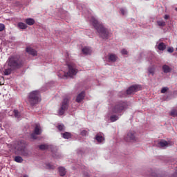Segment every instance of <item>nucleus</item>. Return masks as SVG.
Instances as JSON below:
<instances>
[{"label":"nucleus","mask_w":177,"mask_h":177,"mask_svg":"<svg viewBox=\"0 0 177 177\" xmlns=\"http://www.w3.org/2000/svg\"><path fill=\"white\" fill-rule=\"evenodd\" d=\"M91 23H92L94 28L97 30L99 36L101 37V38H103V39H107L109 38V35H110V32H109V30L107 28H104V26H103V24L97 21L96 18L94 17H92L91 20Z\"/></svg>","instance_id":"obj_1"},{"label":"nucleus","mask_w":177,"mask_h":177,"mask_svg":"<svg viewBox=\"0 0 177 177\" xmlns=\"http://www.w3.org/2000/svg\"><path fill=\"white\" fill-rule=\"evenodd\" d=\"M127 107H128V104H127V102L120 101L111 106V111L112 114H120V113H122Z\"/></svg>","instance_id":"obj_2"},{"label":"nucleus","mask_w":177,"mask_h":177,"mask_svg":"<svg viewBox=\"0 0 177 177\" xmlns=\"http://www.w3.org/2000/svg\"><path fill=\"white\" fill-rule=\"evenodd\" d=\"M28 101L31 106H35L41 102V93L39 91H33L29 93Z\"/></svg>","instance_id":"obj_3"},{"label":"nucleus","mask_w":177,"mask_h":177,"mask_svg":"<svg viewBox=\"0 0 177 177\" xmlns=\"http://www.w3.org/2000/svg\"><path fill=\"white\" fill-rule=\"evenodd\" d=\"M8 66L12 70H16V68H20L21 67V60L20 57L17 55H12L8 59Z\"/></svg>","instance_id":"obj_4"},{"label":"nucleus","mask_w":177,"mask_h":177,"mask_svg":"<svg viewBox=\"0 0 177 177\" xmlns=\"http://www.w3.org/2000/svg\"><path fill=\"white\" fill-rule=\"evenodd\" d=\"M70 99H71V97L68 95H66L64 97V100L62 102V105L58 110V114L59 115H63V114H64V113H66V110H67L68 109V103H70Z\"/></svg>","instance_id":"obj_5"},{"label":"nucleus","mask_w":177,"mask_h":177,"mask_svg":"<svg viewBox=\"0 0 177 177\" xmlns=\"http://www.w3.org/2000/svg\"><path fill=\"white\" fill-rule=\"evenodd\" d=\"M17 150L20 152L21 156H24V157H30V156H31L30 151L26 149V144L24 143V141H21L18 144Z\"/></svg>","instance_id":"obj_6"},{"label":"nucleus","mask_w":177,"mask_h":177,"mask_svg":"<svg viewBox=\"0 0 177 177\" xmlns=\"http://www.w3.org/2000/svg\"><path fill=\"white\" fill-rule=\"evenodd\" d=\"M68 71L66 73V77H73L74 75H77L78 72L77 68L75 67V64H68Z\"/></svg>","instance_id":"obj_7"},{"label":"nucleus","mask_w":177,"mask_h":177,"mask_svg":"<svg viewBox=\"0 0 177 177\" xmlns=\"http://www.w3.org/2000/svg\"><path fill=\"white\" fill-rule=\"evenodd\" d=\"M125 142H136L138 139L136 136H135V131H129L127 136L124 137Z\"/></svg>","instance_id":"obj_8"},{"label":"nucleus","mask_w":177,"mask_h":177,"mask_svg":"<svg viewBox=\"0 0 177 177\" xmlns=\"http://www.w3.org/2000/svg\"><path fill=\"white\" fill-rule=\"evenodd\" d=\"M140 90V86L139 85H133L130 86L127 90V95H132L134 92H138V91Z\"/></svg>","instance_id":"obj_9"},{"label":"nucleus","mask_w":177,"mask_h":177,"mask_svg":"<svg viewBox=\"0 0 177 177\" xmlns=\"http://www.w3.org/2000/svg\"><path fill=\"white\" fill-rule=\"evenodd\" d=\"M41 132L42 131L41 130V126H39V124H36L34 133L31 134L32 139H37V135H41Z\"/></svg>","instance_id":"obj_10"},{"label":"nucleus","mask_w":177,"mask_h":177,"mask_svg":"<svg viewBox=\"0 0 177 177\" xmlns=\"http://www.w3.org/2000/svg\"><path fill=\"white\" fill-rule=\"evenodd\" d=\"M26 52H27L28 55H31L32 56H37V50L31 48V46L26 47Z\"/></svg>","instance_id":"obj_11"},{"label":"nucleus","mask_w":177,"mask_h":177,"mask_svg":"<svg viewBox=\"0 0 177 177\" xmlns=\"http://www.w3.org/2000/svg\"><path fill=\"white\" fill-rule=\"evenodd\" d=\"M84 97H85V91L81 92L76 97V102L77 103H81L82 100H84Z\"/></svg>","instance_id":"obj_12"},{"label":"nucleus","mask_w":177,"mask_h":177,"mask_svg":"<svg viewBox=\"0 0 177 177\" xmlns=\"http://www.w3.org/2000/svg\"><path fill=\"white\" fill-rule=\"evenodd\" d=\"M162 70L163 73H165V74H168L169 73H171V71H172V68L167 64H164L162 66Z\"/></svg>","instance_id":"obj_13"},{"label":"nucleus","mask_w":177,"mask_h":177,"mask_svg":"<svg viewBox=\"0 0 177 177\" xmlns=\"http://www.w3.org/2000/svg\"><path fill=\"white\" fill-rule=\"evenodd\" d=\"M117 59H118V57L115 55V54H109V62H112L114 63L115 62H117Z\"/></svg>","instance_id":"obj_14"},{"label":"nucleus","mask_w":177,"mask_h":177,"mask_svg":"<svg viewBox=\"0 0 177 177\" xmlns=\"http://www.w3.org/2000/svg\"><path fill=\"white\" fill-rule=\"evenodd\" d=\"M25 23H26L28 26H34V24H35V20L32 18H28L25 19Z\"/></svg>","instance_id":"obj_15"},{"label":"nucleus","mask_w":177,"mask_h":177,"mask_svg":"<svg viewBox=\"0 0 177 177\" xmlns=\"http://www.w3.org/2000/svg\"><path fill=\"white\" fill-rule=\"evenodd\" d=\"M158 145L160 146V147H168V146H169V142L162 140L160 142H159Z\"/></svg>","instance_id":"obj_16"},{"label":"nucleus","mask_w":177,"mask_h":177,"mask_svg":"<svg viewBox=\"0 0 177 177\" xmlns=\"http://www.w3.org/2000/svg\"><path fill=\"white\" fill-rule=\"evenodd\" d=\"M82 50L84 55H91L92 53V50L89 47H84Z\"/></svg>","instance_id":"obj_17"},{"label":"nucleus","mask_w":177,"mask_h":177,"mask_svg":"<svg viewBox=\"0 0 177 177\" xmlns=\"http://www.w3.org/2000/svg\"><path fill=\"white\" fill-rule=\"evenodd\" d=\"M149 75H154L156 73V68L154 66H150L148 68Z\"/></svg>","instance_id":"obj_18"},{"label":"nucleus","mask_w":177,"mask_h":177,"mask_svg":"<svg viewBox=\"0 0 177 177\" xmlns=\"http://www.w3.org/2000/svg\"><path fill=\"white\" fill-rule=\"evenodd\" d=\"M158 48L159 50H165V49H167V44L161 42L158 45Z\"/></svg>","instance_id":"obj_19"},{"label":"nucleus","mask_w":177,"mask_h":177,"mask_svg":"<svg viewBox=\"0 0 177 177\" xmlns=\"http://www.w3.org/2000/svg\"><path fill=\"white\" fill-rule=\"evenodd\" d=\"M64 139H70L71 138V133L64 132L61 133Z\"/></svg>","instance_id":"obj_20"},{"label":"nucleus","mask_w":177,"mask_h":177,"mask_svg":"<svg viewBox=\"0 0 177 177\" xmlns=\"http://www.w3.org/2000/svg\"><path fill=\"white\" fill-rule=\"evenodd\" d=\"M66 169L64 167H59V173L60 176H64L66 175Z\"/></svg>","instance_id":"obj_21"},{"label":"nucleus","mask_w":177,"mask_h":177,"mask_svg":"<svg viewBox=\"0 0 177 177\" xmlns=\"http://www.w3.org/2000/svg\"><path fill=\"white\" fill-rule=\"evenodd\" d=\"M95 139L97 142H99L100 143H102V142L104 140V138H103V136H102L100 134H97L95 136Z\"/></svg>","instance_id":"obj_22"},{"label":"nucleus","mask_w":177,"mask_h":177,"mask_svg":"<svg viewBox=\"0 0 177 177\" xmlns=\"http://www.w3.org/2000/svg\"><path fill=\"white\" fill-rule=\"evenodd\" d=\"M18 27L21 30H26V28H27V24H26L23 22H19V23H18Z\"/></svg>","instance_id":"obj_23"},{"label":"nucleus","mask_w":177,"mask_h":177,"mask_svg":"<svg viewBox=\"0 0 177 177\" xmlns=\"http://www.w3.org/2000/svg\"><path fill=\"white\" fill-rule=\"evenodd\" d=\"M157 24L159 27H165L167 26V24L165 21L161 20V21H157Z\"/></svg>","instance_id":"obj_24"},{"label":"nucleus","mask_w":177,"mask_h":177,"mask_svg":"<svg viewBox=\"0 0 177 177\" xmlns=\"http://www.w3.org/2000/svg\"><path fill=\"white\" fill-rule=\"evenodd\" d=\"M39 149L40 150H48V149H49V146H48V145H41L39 146Z\"/></svg>","instance_id":"obj_25"},{"label":"nucleus","mask_w":177,"mask_h":177,"mask_svg":"<svg viewBox=\"0 0 177 177\" xmlns=\"http://www.w3.org/2000/svg\"><path fill=\"white\" fill-rule=\"evenodd\" d=\"M111 122H114L118 120V116L116 115H113L110 117Z\"/></svg>","instance_id":"obj_26"},{"label":"nucleus","mask_w":177,"mask_h":177,"mask_svg":"<svg viewBox=\"0 0 177 177\" xmlns=\"http://www.w3.org/2000/svg\"><path fill=\"white\" fill-rule=\"evenodd\" d=\"M15 161L16 162H23V158L21 156H15Z\"/></svg>","instance_id":"obj_27"},{"label":"nucleus","mask_w":177,"mask_h":177,"mask_svg":"<svg viewBox=\"0 0 177 177\" xmlns=\"http://www.w3.org/2000/svg\"><path fill=\"white\" fill-rule=\"evenodd\" d=\"M170 115H171V117H177V110L176 109L171 110V111L170 112Z\"/></svg>","instance_id":"obj_28"},{"label":"nucleus","mask_w":177,"mask_h":177,"mask_svg":"<svg viewBox=\"0 0 177 177\" xmlns=\"http://www.w3.org/2000/svg\"><path fill=\"white\" fill-rule=\"evenodd\" d=\"M14 115L16 118H20V113L17 110H14L13 111Z\"/></svg>","instance_id":"obj_29"},{"label":"nucleus","mask_w":177,"mask_h":177,"mask_svg":"<svg viewBox=\"0 0 177 177\" xmlns=\"http://www.w3.org/2000/svg\"><path fill=\"white\" fill-rule=\"evenodd\" d=\"M57 129H59V131H64V124H59L57 127Z\"/></svg>","instance_id":"obj_30"},{"label":"nucleus","mask_w":177,"mask_h":177,"mask_svg":"<svg viewBox=\"0 0 177 177\" xmlns=\"http://www.w3.org/2000/svg\"><path fill=\"white\" fill-rule=\"evenodd\" d=\"M47 167L49 169H55L56 168V167H55V165H50V164H48Z\"/></svg>","instance_id":"obj_31"},{"label":"nucleus","mask_w":177,"mask_h":177,"mask_svg":"<svg viewBox=\"0 0 177 177\" xmlns=\"http://www.w3.org/2000/svg\"><path fill=\"white\" fill-rule=\"evenodd\" d=\"M87 133H88V131H86V130H83L81 131L82 136H86Z\"/></svg>","instance_id":"obj_32"},{"label":"nucleus","mask_w":177,"mask_h":177,"mask_svg":"<svg viewBox=\"0 0 177 177\" xmlns=\"http://www.w3.org/2000/svg\"><path fill=\"white\" fill-rule=\"evenodd\" d=\"M168 91V87H164L161 89L160 92L161 93H165Z\"/></svg>","instance_id":"obj_33"},{"label":"nucleus","mask_w":177,"mask_h":177,"mask_svg":"<svg viewBox=\"0 0 177 177\" xmlns=\"http://www.w3.org/2000/svg\"><path fill=\"white\" fill-rule=\"evenodd\" d=\"M10 73H11L10 69H6V70L4 71L5 75H9V74H10Z\"/></svg>","instance_id":"obj_34"},{"label":"nucleus","mask_w":177,"mask_h":177,"mask_svg":"<svg viewBox=\"0 0 177 177\" xmlns=\"http://www.w3.org/2000/svg\"><path fill=\"white\" fill-rule=\"evenodd\" d=\"M5 30V25L3 24H0V31H3Z\"/></svg>","instance_id":"obj_35"},{"label":"nucleus","mask_w":177,"mask_h":177,"mask_svg":"<svg viewBox=\"0 0 177 177\" xmlns=\"http://www.w3.org/2000/svg\"><path fill=\"white\" fill-rule=\"evenodd\" d=\"M121 53H122V55H128V51L125 49H122L121 50Z\"/></svg>","instance_id":"obj_36"},{"label":"nucleus","mask_w":177,"mask_h":177,"mask_svg":"<svg viewBox=\"0 0 177 177\" xmlns=\"http://www.w3.org/2000/svg\"><path fill=\"white\" fill-rule=\"evenodd\" d=\"M167 52H169V53H172V52H174V48H171V47H169L167 48Z\"/></svg>","instance_id":"obj_37"},{"label":"nucleus","mask_w":177,"mask_h":177,"mask_svg":"<svg viewBox=\"0 0 177 177\" xmlns=\"http://www.w3.org/2000/svg\"><path fill=\"white\" fill-rule=\"evenodd\" d=\"M120 12L122 13V15H125V10H124V8H120Z\"/></svg>","instance_id":"obj_38"},{"label":"nucleus","mask_w":177,"mask_h":177,"mask_svg":"<svg viewBox=\"0 0 177 177\" xmlns=\"http://www.w3.org/2000/svg\"><path fill=\"white\" fill-rule=\"evenodd\" d=\"M164 19H165V20H168V19H169V15H165V17H164Z\"/></svg>","instance_id":"obj_39"},{"label":"nucleus","mask_w":177,"mask_h":177,"mask_svg":"<svg viewBox=\"0 0 177 177\" xmlns=\"http://www.w3.org/2000/svg\"><path fill=\"white\" fill-rule=\"evenodd\" d=\"M24 177H28V176H27V175H25V176H24Z\"/></svg>","instance_id":"obj_40"}]
</instances>
